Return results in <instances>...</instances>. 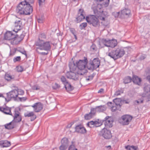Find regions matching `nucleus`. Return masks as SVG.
Masks as SVG:
<instances>
[{
	"instance_id": "f257e3e1",
	"label": "nucleus",
	"mask_w": 150,
	"mask_h": 150,
	"mask_svg": "<svg viewBox=\"0 0 150 150\" xmlns=\"http://www.w3.org/2000/svg\"><path fill=\"white\" fill-rule=\"evenodd\" d=\"M88 60L86 57H84V59L76 61L73 65L74 67L76 66L78 68V71L76 72L74 68L70 64H69L70 71L68 72L66 75L68 78L77 80L78 79L79 75H83L87 72Z\"/></svg>"
},
{
	"instance_id": "f03ea898",
	"label": "nucleus",
	"mask_w": 150,
	"mask_h": 150,
	"mask_svg": "<svg viewBox=\"0 0 150 150\" xmlns=\"http://www.w3.org/2000/svg\"><path fill=\"white\" fill-rule=\"evenodd\" d=\"M94 1L97 4V5L92 6L93 12L99 19L102 21H104L108 15L107 12L103 11V7L108 6L110 0H94Z\"/></svg>"
},
{
	"instance_id": "7ed1b4c3",
	"label": "nucleus",
	"mask_w": 150,
	"mask_h": 150,
	"mask_svg": "<svg viewBox=\"0 0 150 150\" xmlns=\"http://www.w3.org/2000/svg\"><path fill=\"white\" fill-rule=\"evenodd\" d=\"M33 11V8L30 4H26L25 2H21L16 8V12L21 15H29Z\"/></svg>"
},
{
	"instance_id": "20e7f679",
	"label": "nucleus",
	"mask_w": 150,
	"mask_h": 150,
	"mask_svg": "<svg viewBox=\"0 0 150 150\" xmlns=\"http://www.w3.org/2000/svg\"><path fill=\"white\" fill-rule=\"evenodd\" d=\"M125 53V51L123 48L118 47L107 53L106 54L114 60H116L122 57Z\"/></svg>"
},
{
	"instance_id": "39448f33",
	"label": "nucleus",
	"mask_w": 150,
	"mask_h": 150,
	"mask_svg": "<svg viewBox=\"0 0 150 150\" xmlns=\"http://www.w3.org/2000/svg\"><path fill=\"white\" fill-rule=\"evenodd\" d=\"M117 44V41L115 39H103L99 42V45L101 47L105 46L114 48Z\"/></svg>"
},
{
	"instance_id": "423d86ee",
	"label": "nucleus",
	"mask_w": 150,
	"mask_h": 150,
	"mask_svg": "<svg viewBox=\"0 0 150 150\" xmlns=\"http://www.w3.org/2000/svg\"><path fill=\"white\" fill-rule=\"evenodd\" d=\"M51 43L49 41L45 42L44 41H36L35 45L38 46L37 49L40 50H45L46 51H50L51 49Z\"/></svg>"
},
{
	"instance_id": "0eeeda50",
	"label": "nucleus",
	"mask_w": 150,
	"mask_h": 150,
	"mask_svg": "<svg viewBox=\"0 0 150 150\" xmlns=\"http://www.w3.org/2000/svg\"><path fill=\"white\" fill-rule=\"evenodd\" d=\"M100 64V61L99 58H96L90 61L87 66L88 69L93 71L98 67Z\"/></svg>"
},
{
	"instance_id": "6e6552de",
	"label": "nucleus",
	"mask_w": 150,
	"mask_h": 150,
	"mask_svg": "<svg viewBox=\"0 0 150 150\" xmlns=\"http://www.w3.org/2000/svg\"><path fill=\"white\" fill-rule=\"evenodd\" d=\"M86 20L90 24H92L95 27L99 25V22L98 18L95 16L90 15L86 17Z\"/></svg>"
},
{
	"instance_id": "1a4fd4ad",
	"label": "nucleus",
	"mask_w": 150,
	"mask_h": 150,
	"mask_svg": "<svg viewBox=\"0 0 150 150\" xmlns=\"http://www.w3.org/2000/svg\"><path fill=\"white\" fill-rule=\"evenodd\" d=\"M6 95V97L5 98V100L6 101L8 102L11 100L12 98H16L18 96V92L17 90H14L11 91L10 92L7 93Z\"/></svg>"
},
{
	"instance_id": "9d476101",
	"label": "nucleus",
	"mask_w": 150,
	"mask_h": 150,
	"mask_svg": "<svg viewBox=\"0 0 150 150\" xmlns=\"http://www.w3.org/2000/svg\"><path fill=\"white\" fill-rule=\"evenodd\" d=\"M100 135L102 136L105 139H109L112 137V134L110 131L105 128H103L100 132Z\"/></svg>"
},
{
	"instance_id": "9b49d317",
	"label": "nucleus",
	"mask_w": 150,
	"mask_h": 150,
	"mask_svg": "<svg viewBox=\"0 0 150 150\" xmlns=\"http://www.w3.org/2000/svg\"><path fill=\"white\" fill-rule=\"evenodd\" d=\"M22 28L23 25L20 19L16 20L15 22L13 31L15 32V33H16L21 30Z\"/></svg>"
},
{
	"instance_id": "f8f14e48",
	"label": "nucleus",
	"mask_w": 150,
	"mask_h": 150,
	"mask_svg": "<svg viewBox=\"0 0 150 150\" xmlns=\"http://www.w3.org/2000/svg\"><path fill=\"white\" fill-rule=\"evenodd\" d=\"M132 117L129 115H125L122 117V123L123 125L129 124L132 119Z\"/></svg>"
},
{
	"instance_id": "ddd939ff",
	"label": "nucleus",
	"mask_w": 150,
	"mask_h": 150,
	"mask_svg": "<svg viewBox=\"0 0 150 150\" xmlns=\"http://www.w3.org/2000/svg\"><path fill=\"white\" fill-rule=\"evenodd\" d=\"M33 108L34 111L35 112H39L43 108V105L40 102H37L31 106Z\"/></svg>"
},
{
	"instance_id": "4468645a",
	"label": "nucleus",
	"mask_w": 150,
	"mask_h": 150,
	"mask_svg": "<svg viewBox=\"0 0 150 150\" xmlns=\"http://www.w3.org/2000/svg\"><path fill=\"white\" fill-rule=\"evenodd\" d=\"M85 13L83 10L80 9H79L77 17L76 18L78 23H79L83 21L85 18Z\"/></svg>"
},
{
	"instance_id": "2eb2a0df",
	"label": "nucleus",
	"mask_w": 150,
	"mask_h": 150,
	"mask_svg": "<svg viewBox=\"0 0 150 150\" xmlns=\"http://www.w3.org/2000/svg\"><path fill=\"white\" fill-rule=\"evenodd\" d=\"M13 121L16 122H18L21 121L22 118L20 115L19 112L18 110H15L14 112V114L13 116Z\"/></svg>"
},
{
	"instance_id": "dca6fc26",
	"label": "nucleus",
	"mask_w": 150,
	"mask_h": 150,
	"mask_svg": "<svg viewBox=\"0 0 150 150\" xmlns=\"http://www.w3.org/2000/svg\"><path fill=\"white\" fill-rule=\"evenodd\" d=\"M15 33H13L12 31H7L4 35V39L6 40H10L15 38H16Z\"/></svg>"
},
{
	"instance_id": "f3484780",
	"label": "nucleus",
	"mask_w": 150,
	"mask_h": 150,
	"mask_svg": "<svg viewBox=\"0 0 150 150\" xmlns=\"http://www.w3.org/2000/svg\"><path fill=\"white\" fill-rule=\"evenodd\" d=\"M145 95L148 101H150V85H148L144 87Z\"/></svg>"
},
{
	"instance_id": "a211bd4d",
	"label": "nucleus",
	"mask_w": 150,
	"mask_h": 150,
	"mask_svg": "<svg viewBox=\"0 0 150 150\" xmlns=\"http://www.w3.org/2000/svg\"><path fill=\"white\" fill-rule=\"evenodd\" d=\"M110 118V117L107 116L105 118V125L106 127L110 128L112 126L113 121Z\"/></svg>"
},
{
	"instance_id": "6ab92c4d",
	"label": "nucleus",
	"mask_w": 150,
	"mask_h": 150,
	"mask_svg": "<svg viewBox=\"0 0 150 150\" xmlns=\"http://www.w3.org/2000/svg\"><path fill=\"white\" fill-rule=\"evenodd\" d=\"M5 128L8 129H11L13 128L16 126V122L13 120L11 122L4 125Z\"/></svg>"
},
{
	"instance_id": "aec40b11",
	"label": "nucleus",
	"mask_w": 150,
	"mask_h": 150,
	"mask_svg": "<svg viewBox=\"0 0 150 150\" xmlns=\"http://www.w3.org/2000/svg\"><path fill=\"white\" fill-rule=\"evenodd\" d=\"M101 125V122L97 121H91L88 122L87 125L90 127H98Z\"/></svg>"
},
{
	"instance_id": "412c9836",
	"label": "nucleus",
	"mask_w": 150,
	"mask_h": 150,
	"mask_svg": "<svg viewBox=\"0 0 150 150\" xmlns=\"http://www.w3.org/2000/svg\"><path fill=\"white\" fill-rule=\"evenodd\" d=\"M25 117H31V120L33 121L36 118V115L34 114V112H28L24 114Z\"/></svg>"
},
{
	"instance_id": "4be33fe9",
	"label": "nucleus",
	"mask_w": 150,
	"mask_h": 150,
	"mask_svg": "<svg viewBox=\"0 0 150 150\" xmlns=\"http://www.w3.org/2000/svg\"><path fill=\"white\" fill-rule=\"evenodd\" d=\"M0 111L7 115H11V108L8 107H0Z\"/></svg>"
},
{
	"instance_id": "5701e85b",
	"label": "nucleus",
	"mask_w": 150,
	"mask_h": 150,
	"mask_svg": "<svg viewBox=\"0 0 150 150\" xmlns=\"http://www.w3.org/2000/svg\"><path fill=\"white\" fill-rule=\"evenodd\" d=\"M75 129L76 132L81 133H84L86 132V129L84 127L81 125L76 126Z\"/></svg>"
},
{
	"instance_id": "b1692460",
	"label": "nucleus",
	"mask_w": 150,
	"mask_h": 150,
	"mask_svg": "<svg viewBox=\"0 0 150 150\" xmlns=\"http://www.w3.org/2000/svg\"><path fill=\"white\" fill-rule=\"evenodd\" d=\"M10 142L7 140L0 141V146L1 147H8L10 146Z\"/></svg>"
},
{
	"instance_id": "393cba45",
	"label": "nucleus",
	"mask_w": 150,
	"mask_h": 150,
	"mask_svg": "<svg viewBox=\"0 0 150 150\" xmlns=\"http://www.w3.org/2000/svg\"><path fill=\"white\" fill-rule=\"evenodd\" d=\"M144 99H145L146 101H148L147 99H146V97L144 95H143L140 98L134 101V105H138L140 103H143Z\"/></svg>"
},
{
	"instance_id": "a878e982",
	"label": "nucleus",
	"mask_w": 150,
	"mask_h": 150,
	"mask_svg": "<svg viewBox=\"0 0 150 150\" xmlns=\"http://www.w3.org/2000/svg\"><path fill=\"white\" fill-rule=\"evenodd\" d=\"M130 11L128 9L125 8L122 10L121 11V14L123 16H129L131 15Z\"/></svg>"
},
{
	"instance_id": "bb28decb",
	"label": "nucleus",
	"mask_w": 150,
	"mask_h": 150,
	"mask_svg": "<svg viewBox=\"0 0 150 150\" xmlns=\"http://www.w3.org/2000/svg\"><path fill=\"white\" fill-rule=\"evenodd\" d=\"M106 106L105 105L97 106L96 107V111L98 112H103L106 110Z\"/></svg>"
},
{
	"instance_id": "cd10ccee",
	"label": "nucleus",
	"mask_w": 150,
	"mask_h": 150,
	"mask_svg": "<svg viewBox=\"0 0 150 150\" xmlns=\"http://www.w3.org/2000/svg\"><path fill=\"white\" fill-rule=\"evenodd\" d=\"M133 82L138 85H139L141 81V79L137 76H133L132 78Z\"/></svg>"
},
{
	"instance_id": "c85d7f7f",
	"label": "nucleus",
	"mask_w": 150,
	"mask_h": 150,
	"mask_svg": "<svg viewBox=\"0 0 150 150\" xmlns=\"http://www.w3.org/2000/svg\"><path fill=\"white\" fill-rule=\"evenodd\" d=\"M65 88L67 91H70L74 89L73 87L68 82L64 85Z\"/></svg>"
},
{
	"instance_id": "c756f323",
	"label": "nucleus",
	"mask_w": 150,
	"mask_h": 150,
	"mask_svg": "<svg viewBox=\"0 0 150 150\" xmlns=\"http://www.w3.org/2000/svg\"><path fill=\"white\" fill-rule=\"evenodd\" d=\"M14 76L8 73H6L5 76V79L8 81H10L14 78Z\"/></svg>"
},
{
	"instance_id": "7c9ffc66",
	"label": "nucleus",
	"mask_w": 150,
	"mask_h": 150,
	"mask_svg": "<svg viewBox=\"0 0 150 150\" xmlns=\"http://www.w3.org/2000/svg\"><path fill=\"white\" fill-rule=\"evenodd\" d=\"M61 142L62 144L68 146L69 145V141L67 138H63L61 140Z\"/></svg>"
},
{
	"instance_id": "2f4dec72",
	"label": "nucleus",
	"mask_w": 150,
	"mask_h": 150,
	"mask_svg": "<svg viewBox=\"0 0 150 150\" xmlns=\"http://www.w3.org/2000/svg\"><path fill=\"white\" fill-rule=\"evenodd\" d=\"M125 148L127 150H138L137 147L134 146H126Z\"/></svg>"
},
{
	"instance_id": "473e14b6",
	"label": "nucleus",
	"mask_w": 150,
	"mask_h": 150,
	"mask_svg": "<svg viewBox=\"0 0 150 150\" xmlns=\"http://www.w3.org/2000/svg\"><path fill=\"white\" fill-rule=\"evenodd\" d=\"M46 36L44 34H40L38 40L37 41H44V40L46 39Z\"/></svg>"
},
{
	"instance_id": "72a5a7b5",
	"label": "nucleus",
	"mask_w": 150,
	"mask_h": 150,
	"mask_svg": "<svg viewBox=\"0 0 150 150\" xmlns=\"http://www.w3.org/2000/svg\"><path fill=\"white\" fill-rule=\"evenodd\" d=\"M107 104L109 106L111 107V110L112 112H114L116 110V107L113 105V104L112 102H108Z\"/></svg>"
},
{
	"instance_id": "f704fd0d",
	"label": "nucleus",
	"mask_w": 150,
	"mask_h": 150,
	"mask_svg": "<svg viewBox=\"0 0 150 150\" xmlns=\"http://www.w3.org/2000/svg\"><path fill=\"white\" fill-rule=\"evenodd\" d=\"M123 80L124 83L126 84L130 83L132 79L131 77L127 76L125 77Z\"/></svg>"
},
{
	"instance_id": "c9c22d12",
	"label": "nucleus",
	"mask_w": 150,
	"mask_h": 150,
	"mask_svg": "<svg viewBox=\"0 0 150 150\" xmlns=\"http://www.w3.org/2000/svg\"><path fill=\"white\" fill-rule=\"evenodd\" d=\"M60 80L64 85L68 82L66 78L63 76H62L61 77Z\"/></svg>"
},
{
	"instance_id": "e433bc0d",
	"label": "nucleus",
	"mask_w": 150,
	"mask_h": 150,
	"mask_svg": "<svg viewBox=\"0 0 150 150\" xmlns=\"http://www.w3.org/2000/svg\"><path fill=\"white\" fill-rule=\"evenodd\" d=\"M72 144L69 147L68 150H77V149L75 147L74 144L73 142H72Z\"/></svg>"
},
{
	"instance_id": "4c0bfd02",
	"label": "nucleus",
	"mask_w": 150,
	"mask_h": 150,
	"mask_svg": "<svg viewBox=\"0 0 150 150\" xmlns=\"http://www.w3.org/2000/svg\"><path fill=\"white\" fill-rule=\"evenodd\" d=\"M123 89H120V90L117 91L115 93L114 95L115 96H118L123 93Z\"/></svg>"
},
{
	"instance_id": "58836bf2",
	"label": "nucleus",
	"mask_w": 150,
	"mask_h": 150,
	"mask_svg": "<svg viewBox=\"0 0 150 150\" xmlns=\"http://www.w3.org/2000/svg\"><path fill=\"white\" fill-rule=\"evenodd\" d=\"M44 17L43 16H42L38 19V21L39 23H42L43 22L44 20Z\"/></svg>"
},
{
	"instance_id": "ea45409f",
	"label": "nucleus",
	"mask_w": 150,
	"mask_h": 150,
	"mask_svg": "<svg viewBox=\"0 0 150 150\" xmlns=\"http://www.w3.org/2000/svg\"><path fill=\"white\" fill-rule=\"evenodd\" d=\"M32 89L33 90H39L40 89V87L39 86L35 85L32 86Z\"/></svg>"
},
{
	"instance_id": "a19ab883",
	"label": "nucleus",
	"mask_w": 150,
	"mask_h": 150,
	"mask_svg": "<svg viewBox=\"0 0 150 150\" xmlns=\"http://www.w3.org/2000/svg\"><path fill=\"white\" fill-rule=\"evenodd\" d=\"M36 51L39 54L42 55H47L48 54V52H40L39 51V50L40 49H37V47H36Z\"/></svg>"
},
{
	"instance_id": "79ce46f5",
	"label": "nucleus",
	"mask_w": 150,
	"mask_h": 150,
	"mask_svg": "<svg viewBox=\"0 0 150 150\" xmlns=\"http://www.w3.org/2000/svg\"><path fill=\"white\" fill-rule=\"evenodd\" d=\"M18 51L21 53L25 55L26 57L27 56L26 51L24 49H20L18 50Z\"/></svg>"
},
{
	"instance_id": "37998d69",
	"label": "nucleus",
	"mask_w": 150,
	"mask_h": 150,
	"mask_svg": "<svg viewBox=\"0 0 150 150\" xmlns=\"http://www.w3.org/2000/svg\"><path fill=\"white\" fill-rule=\"evenodd\" d=\"M96 112V107L95 108H92L91 109V112L89 113L93 116Z\"/></svg>"
},
{
	"instance_id": "c03bdc74",
	"label": "nucleus",
	"mask_w": 150,
	"mask_h": 150,
	"mask_svg": "<svg viewBox=\"0 0 150 150\" xmlns=\"http://www.w3.org/2000/svg\"><path fill=\"white\" fill-rule=\"evenodd\" d=\"M92 117V115L89 113V114H86L85 116V118L86 120H89Z\"/></svg>"
},
{
	"instance_id": "a18cd8bd",
	"label": "nucleus",
	"mask_w": 150,
	"mask_h": 150,
	"mask_svg": "<svg viewBox=\"0 0 150 150\" xmlns=\"http://www.w3.org/2000/svg\"><path fill=\"white\" fill-rule=\"evenodd\" d=\"M16 68L18 72H22L23 70V67L20 66H17Z\"/></svg>"
},
{
	"instance_id": "49530a36",
	"label": "nucleus",
	"mask_w": 150,
	"mask_h": 150,
	"mask_svg": "<svg viewBox=\"0 0 150 150\" xmlns=\"http://www.w3.org/2000/svg\"><path fill=\"white\" fill-rule=\"evenodd\" d=\"M67 147L68 146H65L61 144V145L60 146L59 148L60 150H66Z\"/></svg>"
},
{
	"instance_id": "de8ad7c7",
	"label": "nucleus",
	"mask_w": 150,
	"mask_h": 150,
	"mask_svg": "<svg viewBox=\"0 0 150 150\" xmlns=\"http://www.w3.org/2000/svg\"><path fill=\"white\" fill-rule=\"evenodd\" d=\"M87 24L86 23H81L80 25V28L81 29L85 28L87 26Z\"/></svg>"
},
{
	"instance_id": "09e8293b",
	"label": "nucleus",
	"mask_w": 150,
	"mask_h": 150,
	"mask_svg": "<svg viewBox=\"0 0 150 150\" xmlns=\"http://www.w3.org/2000/svg\"><path fill=\"white\" fill-rule=\"evenodd\" d=\"M90 50L92 51H95L96 50V45L93 44L91 47Z\"/></svg>"
},
{
	"instance_id": "8fccbe9b",
	"label": "nucleus",
	"mask_w": 150,
	"mask_h": 150,
	"mask_svg": "<svg viewBox=\"0 0 150 150\" xmlns=\"http://www.w3.org/2000/svg\"><path fill=\"white\" fill-rule=\"evenodd\" d=\"M34 2V0H24V1H22L21 2H25L26 4H30L33 3Z\"/></svg>"
},
{
	"instance_id": "3c124183",
	"label": "nucleus",
	"mask_w": 150,
	"mask_h": 150,
	"mask_svg": "<svg viewBox=\"0 0 150 150\" xmlns=\"http://www.w3.org/2000/svg\"><path fill=\"white\" fill-rule=\"evenodd\" d=\"M21 59V57L20 56H18L14 58L13 61L14 62H16L17 61H19Z\"/></svg>"
},
{
	"instance_id": "603ef678",
	"label": "nucleus",
	"mask_w": 150,
	"mask_h": 150,
	"mask_svg": "<svg viewBox=\"0 0 150 150\" xmlns=\"http://www.w3.org/2000/svg\"><path fill=\"white\" fill-rule=\"evenodd\" d=\"M17 91L18 92V95H23L24 93V91L22 90L21 89H18L17 90Z\"/></svg>"
},
{
	"instance_id": "864d4df0",
	"label": "nucleus",
	"mask_w": 150,
	"mask_h": 150,
	"mask_svg": "<svg viewBox=\"0 0 150 150\" xmlns=\"http://www.w3.org/2000/svg\"><path fill=\"white\" fill-rule=\"evenodd\" d=\"M45 0H38L39 6H41L44 4Z\"/></svg>"
},
{
	"instance_id": "5fc2aeb1",
	"label": "nucleus",
	"mask_w": 150,
	"mask_h": 150,
	"mask_svg": "<svg viewBox=\"0 0 150 150\" xmlns=\"http://www.w3.org/2000/svg\"><path fill=\"white\" fill-rule=\"evenodd\" d=\"M60 87L59 85L57 83H55L53 86V88L54 89H56L57 88H59Z\"/></svg>"
},
{
	"instance_id": "6e6d98bb",
	"label": "nucleus",
	"mask_w": 150,
	"mask_h": 150,
	"mask_svg": "<svg viewBox=\"0 0 150 150\" xmlns=\"http://www.w3.org/2000/svg\"><path fill=\"white\" fill-rule=\"evenodd\" d=\"M19 99L21 101H25L27 99V98L26 97H23L19 98Z\"/></svg>"
},
{
	"instance_id": "4d7b16f0",
	"label": "nucleus",
	"mask_w": 150,
	"mask_h": 150,
	"mask_svg": "<svg viewBox=\"0 0 150 150\" xmlns=\"http://www.w3.org/2000/svg\"><path fill=\"white\" fill-rule=\"evenodd\" d=\"M146 57V55L145 54H142L139 57L140 60H144Z\"/></svg>"
},
{
	"instance_id": "13d9d810",
	"label": "nucleus",
	"mask_w": 150,
	"mask_h": 150,
	"mask_svg": "<svg viewBox=\"0 0 150 150\" xmlns=\"http://www.w3.org/2000/svg\"><path fill=\"white\" fill-rule=\"evenodd\" d=\"M93 78V76H89L88 78L86 79V80L87 81L91 80Z\"/></svg>"
},
{
	"instance_id": "bf43d9fd",
	"label": "nucleus",
	"mask_w": 150,
	"mask_h": 150,
	"mask_svg": "<svg viewBox=\"0 0 150 150\" xmlns=\"http://www.w3.org/2000/svg\"><path fill=\"white\" fill-rule=\"evenodd\" d=\"M70 30L71 32L73 34H75V30L73 28H71L70 29Z\"/></svg>"
},
{
	"instance_id": "052dcab7",
	"label": "nucleus",
	"mask_w": 150,
	"mask_h": 150,
	"mask_svg": "<svg viewBox=\"0 0 150 150\" xmlns=\"http://www.w3.org/2000/svg\"><path fill=\"white\" fill-rule=\"evenodd\" d=\"M24 37V35L23 34H21V35L20 36V39L19 40L20 41H21V40H23V38Z\"/></svg>"
},
{
	"instance_id": "680f3d73",
	"label": "nucleus",
	"mask_w": 150,
	"mask_h": 150,
	"mask_svg": "<svg viewBox=\"0 0 150 150\" xmlns=\"http://www.w3.org/2000/svg\"><path fill=\"white\" fill-rule=\"evenodd\" d=\"M118 100V99L117 98L113 100V102L114 103H115V105H119V103H116V102L117 101V100Z\"/></svg>"
},
{
	"instance_id": "e2e57ef3",
	"label": "nucleus",
	"mask_w": 150,
	"mask_h": 150,
	"mask_svg": "<svg viewBox=\"0 0 150 150\" xmlns=\"http://www.w3.org/2000/svg\"><path fill=\"white\" fill-rule=\"evenodd\" d=\"M104 90L103 88L100 89L98 91V93H102L103 92Z\"/></svg>"
},
{
	"instance_id": "0e129e2a",
	"label": "nucleus",
	"mask_w": 150,
	"mask_h": 150,
	"mask_svg": "<svg viewBox=\"0 0 150 150\" xmlns=\"http://www.w3.org/2000/svg\"><path fill=\"white\" fill-rule=\"evenodd\" d=\"M72 125V124H69L67 125V128H70L71 127Z\"/></svg>"
},
{
	"instance_id": "69168bd1",
	"label": "nucleus",
	"mask_w": 150,
	"mask_h": 150,
	"mask_svg": "<svg viewBox=\"0 0 150 150\" xmlns=\"http://www.w3.org/2000/svg\"><path fill=\"white\" fill-rule=\"evenodd\" d=\"M105 147L108 148L109 149H110L111 148V146H106Z\"/></svg>"
},
{
	"instance_id": "338daca9",
	"label": "nucleus",
	"mask_w": 150,
	"mask_h": 150,
	"mask_svg": "<svg viewBox=\"0 0 150 150\" xmlns=\"http://www.w3.org/2000/svg\"><path fill=\"white\" fill-rule=\"evenodd\" d=\"M147 78L150 83V76H148Z\"/></svg>"
},
{
	"instance_id": "774afa93",
	"label": "nucleus",
	"mask_w": 150,
	"mask_h": 150,
	"mask_svg": "<svg viewBox=\"0 0 150 150\" xmlns=\"http://www.w3.org/2000/svg\"><path fill=\"white\" fill-rule=\"evenodd\" d=\"M0 97H2L3 98H5L6 97L4 96H3V95L1 93H0Z\"/></svg>"
}]
</instances>
